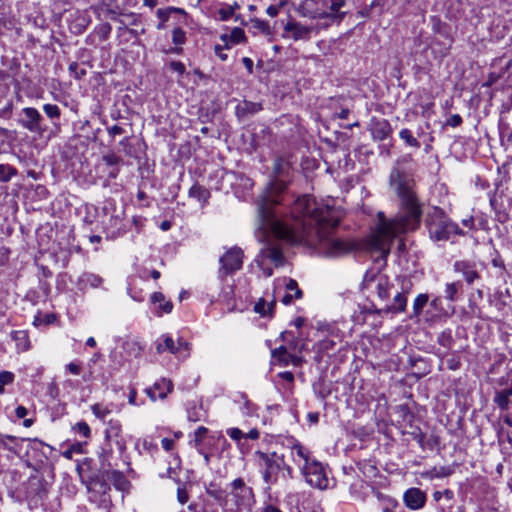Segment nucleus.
<instances>
[{"label": "nucleus", "mask_w": 512, "mask_h": 512, "mask_svg": "<svg viewBox=\"0 0 512 512\" xmlns=\"http://www.w3.org/2000/svg\"><path fill=\"white\" fill-rule=\"evenodd\" d=\"M11 337L17 342V345L21 347L22 350L28 349V337L24 331H12Z\"/></svg>", "instance_id": "e433bc0d"}, {"label": "nucleus", "mask_w": 512, "mask_h": 512, "mask_svg": "<svg viewBox=\"0 0 512 512\" xmlns=\"http://www.w3.org/2000/svg\"><path fill=\"white\" fill-rule=\"evenodd\" d=\"M240 398H241V400H243V407H242L243 414L248 415V416L254 414L256 411V406L252 402L249 401L247 395L244 393H241Z\"/></svg>", "instance_id": "a19ab883"}, {"label": "nucleus", "mask_w": 512, "mask_h": 512, "mask_svg": "<svg viewBox=\"0 0 512 512\" xmlns=\"http://www.w3.org/2000/svg\"><path fill=\"white\" fill-rule=\"evenodd\" d=\"M119 151L125 153V155L130 156L132 154V145L130 143V136H125L118 143Z\"/></svg>", "instance_id": "49530a36"}, {"label": "nucleus", "mask_w": 512, "mask_h": 512, "mask_svg": "<svg viewBox=\"0 0 512 512\" xmlns=\"http://www.w3.org/2000/svg\"><path fill=\"white\" fill-rule=\"evenodd\" d=\"M156 352L162 354L165 351L175 355L178 358H187L190 355V344L179 338L175 341L169 334L161 335L154 343Z\"/></svg>", "instance_id": "9d476101"}, {"label": "nucleus", "mask_w": 512, "mask_h": 512, "mask_svg": "<svg viewBox=\"0 0 512 512\" xmlns=\"http://www.w3.org/2000/svg\"><path fill=\"white\" fill-rule=\"evenodd\" d=\"M272 357L275 358L283 366H287L290 364V358H292V354L287 352L285 346H280L272 350Z\"/></svg>", "instance_id": "473e14b6"}, {"label": "nucleus", "mask_w": 512, "mask_h": 512, "mask_svg": "<svg viewBox=\"0 0 512 512\" xmlns=\"http://www.w3.org/2000/svg\"><path fill=\"white\" fill-rule=\"evenodd\" d=\"M425 224L430 238L437 242L449 241L454 236L464 235L459 225L453 222L444 211L438 207L433 208L427 215Z\"/></svg>", "instance_id": "39448f33"}, {"label": "nucleus", "mask_w": 512, "mask_h": 512, "mask_svg": "<svg viewBox=\"0 0 512 512\" xmlns=\"http://www.w3.org/2000/svg\"><path fill=\"white\" fill-rule=\"evenodd\" d=\"M403 502L405 506L410 510H420L425 506L427 502V495L420 488L412 487L404 492Z\"/></svg>", "instance_id": "dca6fc26"}, {"label": "nucleus", "mask_w": 512, "mask_h": 512, "mask_svg": "<svg viewBox=\"0 0 512 512\" xmlns=\"http://www.w3.org/2000/svg\"><path fill=\"white\" fill-rule=\"evenodd\" d=\"M121 431V423L118 420H110L105 431V438L108 441L115 440L118 449L123 452L126 449V444L121 438Z\"/></svg>", "instance_id": "aec40b11"}, {"label": "nucleus", "mask_w": 512, "mask_h": 512, "mask_svg": "<svg viewBox=\"0 0 512 512\" xmlns=\"http://www.w3.org/2000/svg\"><path fill=\"white\" fill-rule=\"evenodd\" d=\"M429 301V295L426 293L419 294L413 302V316L418 317L421 315L423 308Z\"/></svg>", "instance_id": "72a5a7b5"}, {"label": "nucleus", "mask_w": 512, "mask_h": 512, "mask_svg": "<svg viewBox=\"0 0 512 512\" xmlns=\"http://www.w3.org/2000/svg\"><path fill=\"white\" fill-rule=\"evenodd\" d=\"M73 430L83 435L85 438H88L91 434L89 425L84 421L76 423L75 426L73 427Z\"/></svg>", "instance_id": "a18cd8bd"}, {"label": "nucleus", "mask_w": 512, "mask_h": 512, "mask_svg": "<svg viewBox=\"0 0 512 512\" xmlns=\"http://www.w3.org/2000/svg\"><path fill=\"white\" fill-rule=\"evenodd\" d=\"M384 4V1L383 0H373L371 2L370 5H366L365 7H363L362 9H360L357 14L361 17V18H368L371 16L372 14V11L374 8L376 7H381L383 6Z\"/></svg>", "instance_id": "4c0bfd02"}, {"label": "nucleus", "mask_w": 512, "mask_h": 512, "mask_svg": "<svg viewBox=\"0 0 512 512\" xmlns=\"http://www.w3.org/2000/svg\"><path fill=\"white\" fill-rule=\"evenodd\" d=\"M255 457L257 458L263 481L268 485L276 484L280 479V473L283 471V455H278L276 452L256 451Z\"/></svg>", "instance_id": "0eeeda50"}, {"label": "nucleus", "mask_w": 512, "mask_h": 512, "mask_svg": "<svg viewBox=\"0 0 512 512\" xmlns=\"http://www.w3.org/2000/svg\"><path fill=\"white\" fill-rule=\"evenodd\" d=\"M287 184L279 179L272 180L257 201L258 222L256 237L263 244L257 257L263 261L269 259L276 267L283 266L285 256L279 240L290 243H302L300 238H287L277 234L274 226L279 228H296L300 217H293L292 203L287 201Z\"/></svg>", "instance_id": "f03ea898"}, {"label": "nucleus", "mask_w": 512, "mask_h": 512, "mask_svg": "<svg viewBox=\"0 0 512 512\" xmlns=\"http://www.w3.org/2000/svg\"><path fill=\"white\" fill-rule=\"evenodd\" d=\"M413 436L423 450H433L434 447L438 444V439L436 437L430 436L427 438L421 430H419L417 433H413Z\"/></svg>", "instance_id": "a878e982"}, {"label": "nucleus", "mask_w": 512, "mask_h": 512, "mask_svg": "<svg viewBox=\"0 0 512 512\" xmlns=\"http://www.w3.org/2000/svg\"><path fill=\"white\" fill-rule=\"evenodd\" d=\"M18 174V170L10 164H0V182L7 183Z\"/></svg>", "instance_id": "2f4dec72"}, {"label": "nucleus", "mask_w": 512, "mask_h": 512, "mask_svg": "<svg viewBox=\"0 0 512 512\" xmlns=\"http://www.w3.org/2000/svg\"><path fill=\"white\" fill-rule=\"evenodd\" d=\"M91 9L98 18L104 13L114 21L118 20V16L124 15L120 9L118 0H97V2L91 6Z\"/></svg>", "instance_id": "2eb2a0df"}, {"label": "nucleus", "mask_w": 512, "mask_h": 512, "mask_svg": "<svg viewBox=\"0 0 512 512\" xmlns=\"http://www.w3.org/2000/svg\"><path fill=\"white\" fill-rule=\"evenodd\" d=\"M186 41V33L182 28H175L172 31V42L178 46L184 44Z\"/></svg>", "instance_id": "79ce46f5"}, {"label": "nucleus", "mask_w": 512, "mask_h": 512, "mask_svg": "<svg viewBox=\"0 0 512 512\" xmlns=\"http://www.w3.org/2000/svg\"><path fill=\"white\" fill-rule=\"evenodd\" d=\"M219 262L218 276L224 279L227 275L233 274L242 268L243 252L238 247L231 248L220 257Z\"/></svg>", "instance_id": "9b49d317"}, {"label": "nucleus", "mask_w": 512, "mask_h": 512, "mask_svg": "<svg viewBox=\"0 0 512 512\" xmlns=\"http://www.w3.org/2000/svg\"><path fill=\"white\" fill-rule=\"evenodd\" d=\"M280 477L285 480L293 478V469L290 465L286 464L284 460H283V471L280 473Z\"/></svg>", "instance_id": "680f3d73"}, {"label": "nucleus", "mask_w": 512, "mask_h": 512, "mask_svg": "<svg viewBox=\"0 0 512 512\" xmlns=\"http://www.w3.org/2000/svg\"><path fill=\"white\" fill-rule=\"evenodd\" d=\"M43 111L45 115L49 118L52 123V126L55 130H60V118H61V109L56 104H44Z\"/></svg>", "instance_id": "b1692460"}, {"label": "nucleus", "mask_w": 512, "mask_h": 512, "mask_svg": "<svg viewBox=\"0 0 512 512\" xmlns=\"http://www.w3.org/2000/svg\"><path fill=\"white\" fill-rule=\"evenodd\" d=\"M462 121V117L459 114H453L449 119H447L446 125L458 127L462 124Z\"/></svg>", "instance_id": "e2e57ef3"}, {"label": "nucleus", "mask_w": 512, "mask_h": 512, "mask_svg": "<svg viewBox=\"0 0 512 512\" xmlns=\"http://www.w3.org/2000/svg\"><path fill=\"white\" fill-rule=\"evenodd\" d=\"M100 462L101 469L103 470V473L107 476V478L113 482L114 486L117 489L123 490L125 485L127 484V480L124 474L118 470L110 469L111 464L108 462L106 454H102L100 456Z\"/></svg>", "instance_id": "f3484780"}, {"label": "nucleus", "mask_w": 512, "mask_h": 512, "mask_svg": "<svg viewBox=\"0 0 512 512\" xmlns=\"http://www.w3.org/2000/svg\"><path fill=\"white\" fill-rule=\"evenodd\" d=\"M14 381V374L9 371L0 372V384L1 386L9 385Z\"/></svg>", "instance_id": "864d4df0"}, {"label": "nucleus", "mask_w": 512, "mask_h": 512, "mask_svg": "<svg viewBox=\"0 0 512 512\" xmlns=\"http://www.w3.org/2000/svg\"><path fill=\"white\" fill-rule=\"evenodd\" d=\"M187 417H188L189 421L197 422V421L201 420L202 414L199 409H197L196 407H193L192 409L188 410Z\"/></svg>", "instance_id": "13d9d810"}, {"label": "nucleus", "mask_w": 512, "mask_h": 512, "mask_svg": "<svg viewBox=\"0 0 512 512\" xmlns=\"http://www.w3.org/2000/svg\"><path fill=\"white\" fill-rule=\"evenodd\" d=\"M302 475L305 477L306 482L320 490L326 489L328 487L329 480L326 475V471L321 462L313 459L307 464H298Z\"/></svg>", "instance_id": "1a4fd4ad"}, {"label": "nucleus", "mask_w": 512, "mask_h": 512, "mask_svg": "<svg viewBox=\"0 0 512 512\" xmlns=\"http://www.w3.org/2000/svg\"><path fill=\"white\" fill-rule=\"evenodd\" d=\"M16 440L17 438L15 436L0 434V446L8 451H14V449L9 446L8 442H15Z\"/></svg>", "instance_id": "09e8293b"}, {"label": "nucleus", "mask_w": 512, "mask_h": 512, "mask_svg": "<svg viewBox=\"0 0 512 512\" xmlns=\"http://www.w3.org/2000/svg\"><path fill=\"white\" fill-rule=\"evenodd\" d=\"M346 0H302L297 11L303 17L310 19H327V23H340L347 11Z\"/></svg>", "instance_id": "20e7f679"}, {"label": "nucleus", "mask_w": 512, "mask_h": 512, "mask_svg": "<svg viewBox=\"0 0 512 512\" xmlns=\"http://www.w3.org/2000/svg\"><path fill=\"white\" fill-rule=\"evenodd\" d=\"M293 217H300L296 228H279L274 226L277 234L287 238H300L303 243L319 244L326 256L341 257L351 251L354 246L344 240L332 236L339 225L342 212L329 205H319L310 195H303L292 203Z\"/></svg>", "instance_id": "f257e3e1"}, {"label": "nucleus", "mask_w": 512, "mask_h": 512, "mask_svg": "<svg viewBox=\"0 0 512 512\" xmlns=\"http://www.w3.org/2000/svg\"><path fill=\"white\" fill-rule=\"evenodd\" d=\"M219 20L226 21L232 17L234 14V6L232 5H224L218 9Z\"/></svg>", "instance_id": "37998d69"}, {"label": "nucleus", "mask_w": 512, "mask_h": 512, "mask_svg": "<svg viewBox=\"0 0 512 512\" xmlns=\"http://www.w3.org/2000/svg\"><path fill=\"white\" fill-rule=\"evenodd\" d=\"M461 289L462 283L460 281L447 283L445 285L444 297L451 302H456L458 300V293Z\"/></svg>", "instance_id": "7c9ffc66"}, {"label": "nucleus", "mask_w": 512, "mask_h": 512, "mask_svg": "<svg viewBox=\"0 0 512 512\" xmlns=\"http://www.w3.org/2000/svg\"><path fill=\"white\" fill-rule=\"evenodd\" d=\"M173 384L170 380L161 379L156 382L152 387L145 390L146 394L152 401L157 399H164L172 391Z\"/></svg>", "instance_id": "6ab92c4d"}, {"label": "nucleus", "mask_w": 512, "mask_h": 512, "mask_svg": "<svg viewBox=\"0 0 512 512\" xmlns=\"http://www.w3.org/2000/svg\"><path fill=\"white\" fill-rule=\"evenodd\" d=\"M91 410L95 417L100 420H104L111 413V410L108 407L99 403L92 405Z\"/></svg>", "instance_id": "58836bf2"}, {"label": "nucleus", "mask_w": 512, "mask_h": 512, "mask_svg": "<svg viewBox=\"0 0 512 512\" xmlns=\"http://www.w3.org/2000/svg\"><path fill=\"white\" fill-rule=\"evenodd\" d=\"M66 370L73 375H79L82 371L81 364L78 362H70L66 365Z\"/></svg>", "instance_id": "4d7b16f0"}, {"label": "nucleus", "mask_w": 512, "mask_h": 512, "mask_svg": "<svg viewBox=\"0 0 512 512\" xmlns=\"http://www.w3.org/2000/svg\"><path fill=\"white\" fill-rule=\"evenodd\" d=\"M111 30L112 26L109 23H104L99 27V33L101 34V37L103 39L108 38L109 34L111 33Z\"/></svg>", "instance_id": "69168bd1"}, {"label": "nucleus", "mask_w": 512, "mask_h": 512, "mask_svg": "<svg viewBox=\"0 0 512 512\" xmlns=\"http://www.w3.org/2000/svg\"><path fill=\"white\" fill-rule=\"evenodd\" d=\"M255 262L257 263L258 267L263 271L265 277H271L273 275V269L270 267H265L264 261L260 259V257H256Z\"/></svg>", "instance_id": "bf43d9fd"}, {"label": "nucleus", "mask_w": 512, "mask_h": 512, "mask_svg": "<svg viewBox=\"0 0 512 512\" xmlns=\"http://www.w3.org/2000/svg\"><path fill=\"white\" fill-rule=\"evenodd\" d=\"M172 12H183V10L179 9V8H173V7H170V8H167V9H158L157 10V16L163 21V22H166L169 18V15L172 13Z\"/></svg>", "instance_id": "8fccbe9b"}, {"label": "nucleus", "mask_w": 512, "mask_h": 512, "mask_svg": "<svg viewBox=\"0 0 512 512\" xmlns=\"http://www.w3.org/2000/svg\"><path fill=\"white\" fill-rule=\"evenodd\" d=\"M286 289L289 291H294L295 292L294 297L296 299H300L303 295L302 290L299 289V287H298L297 281L294 279H291V278L288 279V281L286 283Z\"/></svg>", "instance_id": "de8ad7c7"}, {"label": "nucleus", "mask_w": 512, "mask_h": 512, "mask_svg": "<svg viewBox=\"0 0 512 512\" xmlns=\"http://www.w3.org/2000/svg\"><path fill=\"white\" fill-rule=\"evenodd\" d=\"M455 273L461 274L467 285L471 286L481 278L477 264L471 260H457L453 264Z\"/></svg>", "instance_id": "4468645a"}, {"label": "nucleus", "mask_w": 512, "mask_h": 512, "mask_svg": "<svg viewBox=\"0 0 512 512\" xmlns=\"http://www.w3.org/2000/svg\"><path fill=\"white\" fill-rule=\"evenodd\" d=\"M387 505L383 508L382 512H394L395 508L398 506V502L394 499H388Z\"/></svg>", "instance_id": "338daca9"}, {"label": "nucleus", "mask_w": 512, "mask_h": 512, "mask_svg": "<svg viewBox=\"0 0 512 512\" xmlns=\"http://www.w3.org/2000/svg\"><path fill=\"white\" fill-rule=\"evenodd\" d=\"M276 305L275 299L270 302H266L264 299H259L254 306V311L261 316L272 315L273 309Z\"/></svg>", "instance_id": "c85d7f7f"}, {"label": "nucleus", "mask_w": 512, "mask_h": 512, "mask_svg": "<svg viewBox=\"0 0 512 512\" xmlns=\"http://www.w3.org/2000/svg\"><path fill=\"white\" fill-rule=\"evenodd\" d=\"M103 278L99 275L85 272L78 279V285L80 289H86L87 287L98 288L102 285Z\"/></svg>", "instance_id": "4be33fe9"}, {"label": "nucleus", "mask_w": 512, "mask_h": 512, "mask_svg": "<svg viewBox=\"0 0 512 512\" xmlns=\"http://www.w3.org/2000/svg\"><path fill=\"white\" fill-rule=\"evenodd\" d=\"M261 512H282L279 507L274 504L267 503L261 508Z\"/></svg>", "instance_id": "774afa93"}, {"label": "nucleus", "mask_w": 512, "mask_h": 512, "mask_svg": "<svg viewBox=\"0 0 512 512\" xmlns=\"http://www.w3.org/2000/svg\"><path fill=\"white\" fill-rule=\"evenodd\" d=\"M399 137L410 147L419 149L421 147L420 142L413 136L411 130L404 128L399 132Z\"/></svg>", "instance_id": "f704fd0d"}, {"label": "nucleus", "mask_w": 512, "mask_h": 512, "mask_svg": "<svg viewBox=\"0 0 512 512\" xmlns=\"http://www.w3.org/2000/svg\"><path fill=\"white\" fill-rule=\"evenodd\" d=\"M289 442L291 443V450L294 451L296 455L304 461L303 464H307L314 459L310 457L309 451L305 449L299 441L291 438Z\"/></svg>", "instance_id": "cd10ccee"}, {"label": "nucleus", "mask_w": 512, "mask_h": 512, "mask_svg": "<svg viewBox=\"0 0 512 512\" xmlns=\"http://www.w3.org/2000/svg\"><path fill=\"white\" fill-rule=\"evenodd\" d=\"M285 31L292 33L294 40L308 39L310 36L311 29L307 26H303L299 23L289 22L285 26Z\"/></svg>", "instance_id": "5701e85b"}, {"label": "nucleus", "mask_w": 512, "mask_h": 512, "mask_svg": "<svg viewBox=\"0 0 512 512\" xmlns=\"http://www.w3.org/2000/svg\"><path fill=\"white\" fill-rule=\"evenodd\" d=\"M169 67L172 71L177 72L180 76L186 72L185 65L180 61H171L169 63Z\"/></svg>", "instance_id": "5fc2aeb1"}, {"label": "nucleus", "mask_w": 512, "mask_h": 512, "mask_svg": "<svg viewBox=\"0 0 512 512\" xmlns=\"http://www.w3.org/2000/svg\"><path fill=\"white\" fill-rule=\"evenodd\" d=\"M412 287V282L410 280H403L402 282V292H396L393 298V303L391 305H386L383 309H375L374 312L377 314L384 313H402L406 310L407 306V297L406 294L409 293Z\"/></svg>", "instance_id": "ddd939ff"}, {"label": "nucleus", "mask_w": 512, "mask_h": 512, "mask_svg": "<svg viewBox=\"0 0 512 512\" xmlns=\"http://www.w3.org/2000/svg\"><path fill=\"white\" fill-rule=\"evenodd\" d=\"M263 106L260 102H251L244 100L235 108V114L239 119L251 117L261 111Z\"/></svg>", "instance_id": "412c9836"}, {"label": "nucleus", "mask_w": 512, "mask_h": 512, "mask_svg": "<svg viewBox=\"0 0 512 512\" xmlns=\"http://www.w3.org/2000/svg\"><path fill=\"white\" fill-rule=\"evenodd\" d=\"M107 133L111 138H115L116 136L126 134V130L120 125H113L107 127Z\"/></svg>", "instance_id": "3c124183"}, {"label": "nucleus", "mask_w": 512, "mask_h": 512, "mask_svg": "<svg viewBox=\"0 0 512 512\" xmlns=\"http://www.w3.org/2000/svg\"><path fill=\"white\" fill-rule=\"evenodd\" d=\"M509 396H512V388L496 391L493 401L501 410H509Z\"/></svg>", "instance_id": "393cba45"}, {"label": "nucleus", "mask_w": 512, "mask_h": 512, "mask_svg": "<svg viewBox=\"0 0 512 512\" xmlns=\"http://www.w3.org/2000/svg\"><path fill=\"white\" fill-rule=\"evenodd\" d=\"M390 186L400 199L397 214L390 220L379 213V223L371 236V248L386 259L394 238L409 231H415L421 222L422 209L416 196L415 181L409 173L395 166L389 176Z\"/></svg>", "instance_id": "7ed1b4c3"}, {"label": "nucleus", "mask_w": 512, "mask_h": 512, "mask_svg": "<svg viewBox=\"0 0 512 512\" xmlns=\"http://www.w3.org/2000/svg\"><path fill=\"white\" fill-rule=\"evenodd\" d=\"M254 503L253 489L247 486L242 478H237L230 483V491L222 507L225 512L250 511Z\"/></svg>", "instance_id": "423d86ee"}, {"label": "nucleus", "mask_w": 512, "mask_h": 512, "mask_svg": "<svg viewBox=\"0 0 512 512\" xmlns=\"http://www.w3.org/2000/svg\"><path fill=\"white\" fill-rule=\"evenodd\" d=\"M214 484H210L209 487L206 488V493L213 497L218 503L222 506L225 502L226 494L221 489H214Z\"/></svg>", "instance_id": "ea45409f"}, {"label": "nucleus", "mask_w": 512, "mask_h": 512, "mask_svg": "<svg viewBox=\"0 0 512 512\" xmlns=\"http://www.w3.org/2000/svg\"><path fill=\"white\" fill-rule=\"evenodd\" d=\"M208 432V429L204 426H200L197 428V430L195 431L194 433V441L196 444H199L200 442H202V439L203 437L205 436V434Z\"/></svg>", "instance_id": "0e129e2a"}, {"label": "nucleus", "mask_w": 512, "mask_h": 512, "mask_svg": "<svg viewBox=\"0 0 512 512\" xmlns=\"http://www.w3.org/2000/svg\"><path fill=\"white\" fill-rule=\"evenodd\" d=\"M233 42L240 43L245 39L244 31L241 28H235L231 32Z\"/></svg>", "instance_id": "6e6d98bb"}, {"label": "nucleus", "mask_w": 512, "mask_h": 512, "mask_svg": "<svg viewBox=\"0 0 512 512\" xmlns=\"http://www.w3.org/2000/svg\"><path fill=\"white\" fill-rule=\"evenodd\" d=\"M437 342L440 346L450 349L454 343L451 330L442 331L437 337Z\"/></svg>", "instance_id": "c9c22d12"}, {"label": "nucleus", "mask_w": 512, "mask_h": 512, "mask_svg": "<svg viewBox=\"0 0 512 512\" xmlns=\"http://www.w3.org/2000/svg\"><path fill=\"white\" fill-rule=\"evenodd\" d=\"M227 435L234 441L240 442L244 438V433L239 428H229Z\"/></svg>", "instance_id": "603ef678"}, {"label": "nucleus", "mask_w": 512, "mask_h": 512, "mask_svg": "<svg viewBox=\"0 0 512 512\" xmlns=\"http://www.w3.org/2000/svg\"><path fill=\"white\" fill-rule=\"evenodd\" d=\"M102 161L105 163L106 167L120 166L122 162L121 158L114 153L104 155Z\"/></svg>", "instance_id": "c03bdc74"}, {"label": "nucleus", "mask_w": 512, "mask_h": 512, "mask_svg": "<svg viewBox=\"0 0 512 512\" xmlns=\"http://www.w3.org/2000/svg\"><path fill=\"white\" fill-rule=\"evenodd\" d=\"M152 303H159V309L162 313H170L173 309L171 301H166L165 296L161 292H154L151 296Z\"/></svg>", "instance_id": "c756f323"}, {"label": "nucleus", "mask_w": 512, "mask_h": 512, "mask_svg": "<svg viewBox=\"0 0 512 512\" xmlns=\"http://www.w3.org/2000/svg\"><path fill=\"white\" fill-rule=\"evenodd\" d=\"M367 289L374 291L378 298L387 302L390 299L391 291L394 289L393 283L390 282L386 275L378 274L370 279H365Z\"/></svg>", "instance_id": "f8f14e48"}, {"label": "nucleus", "mask_w": 512, "mask_h": 512, "mask_svg": "<svg viewBox=\"0 0 512 512\" xmlns=\"http://www.w3.org/2000/svg\"><path fill=\"white\" fill-rule=\"evenodd\" d=\"M370 132L374 140L383 141L392 133V127L386 119H373L370 124Z\"/></svg>", "instance_id": "a211bd4d"}, {"label": "nucleus", "mask_w": 512, "mask_h": 512, "mask_svg": "<svg viewBox=\"0 0 512 512\" xmlns=\"http://www.w3.org/2000/svg\"><path fill=\"white\" fill-rule=\"evenodd\" d=\"M18 124L27 131L43 136L47 131V126L44 123V117L34 107H25L21 109L17 117Z\"/></svg>", "instance_id": "6e6552de"}, {"label": "nucleus", "mask_w": 512, "mask_h": 512, "mask_svg": "<svg viewBox=\"0 0 512 512\" xmlns=\"http://www.w3.org/2000/svg\"><path fill=\"white\" fill-rule=\"evenodd\" d=\"M177 499L181 504H186L188 502L189 495L184 487H179L177 489Z\"/></svg>", "instance_id": "052dcab7"}, {"label": "nucleus", "mask_w": 512, "mask_h": 512, "mask_svg": "<svg viewBox=\"0 0 512 512\" xmlns=\"http://www.w3.org/2000/svg\"><path fill=\"white\" fill-rule=\"evenodd\" d=\"M188 195L191 198H195L199 202L206 203L208 198L210 197V192L205 187L196 183L191 186V188L188 191Z\"/></svg>", "instance_id": "bb28decb"}]
</instances>
